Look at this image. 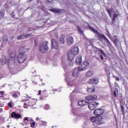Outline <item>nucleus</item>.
<instances>
[{"label":"nucleus","instance_id":"nucleus-62","mask_svg":"<svg viewBox=\"0 0 128 128\" xmlns=\"http://www.w3.org/2000/svg\"><path fill=\"white\" fill-rule=\"evenodd\" d=\"M16 66L18 67V65H16Z\"/></svg>","mask_w":128,"mask_h":128},{"label":"nucleus","instance_id":"nucleus-58","mask_svg":"<svg viewBox=\"0 0 128 128\" xmlns=\"http://www.w3.org/2000/svg\"><path fill=\"white\" fill-rule=\"evenodd\" d=\"M5 86H6V85H4V86H3V87L4 88Z\"/></svg>","mask_w":128,"mask_h":128},{"label":"nucleus","instance_id":"nucleus-19","mask_svg":"<svg viewBox=\"0 0 128 128\" xmlns=\"http://www.w3.org/2000/svg\"><path fill=\"white\" fill-rule=\"evenodd\" d=\"M76 64H82V58L81 56H78V58L76 59Z\"/></svg>","mask_w":128,"mask_h":128},{"label":"nucleus","instance_id":"nucleus-6","mask_svg":"<svg viewBox=\"0 0 128 128\" xmlns=\"http://www.w3.org/2000/svg\"><path fill=\"white\" fill-rule=\"evenodd\" d=\"M68 52H70L74 56H76L80 52V49L78 46H74L70 50H69Z\"/></svg>","mask_w":128,"mask_h":128},{"label":"nucleus","instance_id":"nucleus-27","mask_svg":"<svg viewBox=\"0 0 128 128\" xmlns=\"http://www.w3.org/2000/svg\"><path fill=\"white\" fill-rule=\"evenodd\" d=\"M60 42L62 44H64V35H62L60 38Z\"/></svg>","mask_w":128,"mask_h":128},{"label":"nucleus","instance_id":"nucleus-28","mask_svg":"<svg viewBox=\"0 0 128 128\" xmlns=\"http://www.w3.org/2000/svg\"><path fill=\"white\" fill-rule=\"evenodd\" d=\"M104 40H106L108 46L110 48V46H112V44L110 43V40H108V39L106 38H106H105Z\"/></svg>","mask_w":128,"mask_h":128},{"label":"nucleus","instance_id":"nucleus-40","mask_svg":"<svg viewBox=\"0 0 128 128\" xmlns=\"http://www.w3.org/2000/svg\"><path fill=\"white\" fill-rule=\"evenodd\" d=\"M4 11H1L0 12V16H2V18H4Z\"/></svg>","mask_w":128,"mask_h":128},{"label":"nucleus","instance_id":"nucleus-51","mask_svg":"<svg viewBox=\"0 0 128 128\" xmlns=\"http://www.w3.org/2000/svg\"><path fill=\"white\" fill-rule=\"evenodd\" d=\"M58 90L56 89H52L53 92H56Z\"/></svg>","mask_w":128,"mask_h":128},{"label":"nucleus","instance_id":"nucleus-35","mask_svg":"<svg viewBox=\"0 0 128 128\" xmlns=\"http://www.w3.org/2000/svg\"><path fill=\"white\" fill-rule=\"evenodd\" d=\"M118 38H115L114 40H113V43L116 46V44H118Z\"/></svg>","mask_w":128,"mask_h":128},{"label":"nucleus","instance_id":"nucleus-3","mask_svg":"<svg viewBox=\"0 0 128 128\" xmlns=\"http://www.w3.org/2000/svg\"><path fill=\"white\" fill-rule=\"evenodd\" d=\"M46 50H48V42L44 41L40 46V51L42 54H45Z\"/></svg>","mask_w":128,"mask_h":128},{"label":"nucleus","instance_id":"nucleus-31","mask_svg":"<svg viewBox=\"0 0 128 128\" xmlns=\"http://www.w3.org/2000/svg\"><path fill=\"white\" fill-rule=\"evenodd\" d=\"M34 104H36L34 102V100L30 101L28 102V106H34Z\"/></svg>","mask_w":128,"mask_h":128},{"label":"nucleus","instance_id":"nucleus-61","mask_svg":"<svg viewBox=\"0 0 128 128\" xmlns=\"http://www.w3.org/2000/svg\"><path fill=\"white\" fill-rule=\"evenodd\" d=\"M114 78H116V76H114Z\"/></svg>","mask_w":128,"mask_h":128},{"label":"nucleus","instance_id":"nucleus-32","mask_svg":"<svg viewBox=\"0 0 128 128\" xmlns=\"http://www.w3.org/2000/svg\"><path fill=\"white\" fill-rule=\"evenodd\" d=\"M31 73L32 74L33 76H36V70H34V69L32 70Z\"/></svg>","mask_w":128,"mask_h":128},{"label":"nucleus","instance_id":"nucleus-43","mask_svg":"<svg viewBox=\"0 0 128 128\" xmlns=\"http://www.w3.org/2000/svg\"><path fill=\"white\" fill-rule=\"evenodd\" d=\"M24 108H28V104H26V102L24 103Z\"/></svg>","mask_w":128,"mask_h":128},{"label":"nucleus","instance_id":"nucleus-53","mask_svg":"<svg viewBox=\"0 0 128 128\" xmlns=\"http://www.w3.org/2000/svg\"><path fill=\"white\" fill-rule=\"evenodd\" d=\"M2 112V108H0V112Z\"/></svg>","mask_w":128,"mask_h":128},{"label":"nucleus","instance_id":"nucleus-29","mask_svg":"<svg viewBox=\"0 0 128 128\" xmlns=\"http://www.w3.org/2000/svg\"><path fill=\"white\" fill-rule=\"evenodd\" d=\"M104 40H106L108 46L110 48V46H112V44L110 43V40H108V39L106 38H106H105Z\"/></svg>","mask_w":128,"mask_h":128},{"label":"nucleus","instance_id":"nucleus-44","mask_svg":"<svg viewBox=\"0 0 128 128\" xmlns=\"http://www.w3.org/2000/svg\"><path fill=\"white\" fill-rule=\"evenodd\" d=\"M12 96H14V98H16L18 97V94H12Z\"/></svg>","mask_w":128,"mask_h":128},{"label":"nucleus","instance_id":"nucleus-34","mask_svg":"<svg viewBox=\"0 0 128 128\" xmlns=\"http://www.w3.org/2000/svg\"><path fill=\"white\" fill-rule=\"evenodd\" d=\"M118 94V90L116 89L115 90H114V96H115V98H116V96H117L116 94Z\"/></svg>","mask_w":128,"mask_h":128},{"label":"nucleus","instance_id":"nucleus-42","mask_svg":"<svg viewBox=\"0 0 128 128\" xmlns=\"http://www.w3.org/2000/svg\"><path fill=\"white\" fill-rule=\"evenodd\" d=\"M50 108V106L48 104H46L45 106L44 109L45 110H48Z\"/></svg>","mask_w":128,"mask_h":128},{"label":"nucleus","instance_id":"nucleus-18","mask_svg":"<svg viewBox=\"0 0 128 128\" xmlns=\"http://www.w3.org/2000/svg\"><path fill=\"white\" fill-rule=\"evenodd\" d=\"M120 14H118V13H114L113 14V16H112V24H116V18H118Z\"/></svg>","mask_w":128,"mask_h":128},{"label":"nucleus","instance_id":"nucleus-57","mask_svg":"<svg viewBox=\"0 0 128 128\" xmlns=\"http://www.w3.org/2000/svg\"><path fill=\"white\" fill-rule=\"evenodd\" d=\"M12 66V65H10V66H9V68H10V66Z\"/></svg>","mask_w":128,"mask_h":128},{"label":"nucleus","instance_id":"nucleus-20","mask_svg":"<svg viewBox=\"0 0 128 128\" xmlns=\"http://www.w3.org/2000/svg\"><path fill=\"white\" fill-rule=\"evenodd\" d=\"M32 121V118L28 117H26L24 120V124H30V122Z\"/></svg>","mask_w":128,"mask_h":128},{"label":"nucleus","instance_id":"nucleus-25","mask_svg":"<svg viewBox=\"0 0 128 128\" xmlns=\"http://www.w3.org/2000/svg\"><path fill=\"white\" fill-rule=\"evenodd\" d=\"M94 74V71L92 70H90L86 73V76H92Z\"/></svg>","mask_w":128,"mask_h":128},{"label":"nucleus","instance_id":"nucleus-36","mask_svg":"<svg viewBox=\"0 0 128 128\" xmlns=\"http://www.w3.org/2000/svg\"><path fill=\"white\" fill-rule=\"evenodd\" d=\"M121 110L123 116H124V107L122 105H121Z\"/></svg>","mask_w":128,"mask_h":128},{"label":"nucleus","instance_id":"nucleus-45","mask_svg":"<svg viewBox=\"0 0 128 128\" xmlns=\"http://www.w3.org/2000/svg\"><path fill=\"white\" fill-rule=\"evenodd\" d=\"M116 80H117L118 82L120 80V78L116 77Z\"/></svg>","mask_w":128,"mask_h":128},{"label":"nucleus","instance_id":"nucleus-39","mask_svg":"<svg viewBox=\"0 0 128 128\" xmlns=\"http://www.w3.org/2000/svg\"><path fill=\"white\" fill-rule=\"evenodd\" d=\"M3 42L4 44L8 42V38H4L3 39Z\"/></svg>","mask_w":128,"mask_h":128},{"label":"nucleus","instance_id":"nucleus-8","mask_svg":"<svg viewBox=\"0 0 128 128\" xmlns=\"http://www.w3.org/2000/svg\"><path fill=\"white\" fill-rule=\"evenodd\" d=\"M6 64H16V56L10 57L8 62L6 61Z\"/></svg>","mask_w":128,"mask_h":128},{"label":"nucleus","instance_id":"nucleus-59","mask_svg":"<svg viewBox=\"0 0 128 128\" xmlns=\"http://www.w3.org/2000/svg\"><path fill=\"white\" fill-rule=\"evenodd\" d=\"M127 20H128V16L127 17Z\"/></svg>","mask_w":128,"mask_h":128},{"label":"nucleus","instance_id":"nucleus-4","mask_svg":"<svg viewBox=\"0 0 128 128\" xmlns=\"http://www.w3.org/2000/svg\"><path fill=\"white\" fill-rule=\"evenodd\" d=\"M26 60V55L24 52H20L18 56V61L19 64H24Z\"/></svg>","mask_w":128,"mask_h":128},{"label":"nucleus","instance_id":"nucleus-47","mask_svg":"<svg viewBox=\"0 0 128 128\" xmlns=\"http://www.w3.org/2000/svg\"><path fill=\"white\" fill-rule=\"evenodd\" d=\"M4 92H0V94L1 96H4Z\"/></svg>","mask_w":128,"mask_h":128},{"label":"nucleus","instance_id":"nucleus-37","mask_svg":"<svg viewBox=\"0 0 128 128\" xmlns=\"http://www.w3.org/2000/svg\"><path fill=\"white\" fill-rule=\"evenodd\" d=\"M90 30H92V32H95L96 34V32H98V30L94 29V28H92V27H90Z\"/></svg>","mask_w":128,"mask_h":128},{"label":"nucleus","instance_id":"nucleus-23","mask_svg":"<svg viewBox=\"0 0 128 128\" xmlns=\"http://www.w3.org/2000/svg\"><path fill=\"white\" fill-rule=\"evenodd\" d=\"M0 64H6V56H2V60H0Z\"/></svg>","mask_w":128,"mask_h":128},{"label":"nucleus","instance_id":"nucleus-38","mask_svg":"<svg viewBox=\"0 0 128 128\" xmlns=\"http://www.w3.org/2000/svg\"><path fill=\"white\" fill-rule=\"evenodd\" d=\"M8 106H9V108H12L13 106L12 102H9L8 104Z\"/></svg>","mask_w":128,"mask_h":128},{"label":"nucleus","instance_id":"nucleus-2","mask_svg":"<svg viewBox=\"0 0 128 128\" xmlns=\"http://www.w3.org/2000/svg\"><path fill=\"white\" fill-rule=\"evenodd\" d=\"M90 121L92 122L94 126H98L104 124V118L102 116L92 117L90 118Z\"/></svg>","mask_w":128,"mask_h":128},{"label":"nucleus","instance_id":"nucleus-1","mask_svg":"<svg viewBox=\"0 0 128 128\" xmlns=\"http://www.w3.org/2000/svg\"><path fill=\"white\" fill-rule=\"evenodd\" d=\"M90 68L88 64H81L78 67L75 68L71 70V73L72 74V76H68V78H66V82H72L74 79L72 78H78L80 75V72H82V70H88Z\"/></svg>","mask_w":128,"mask_h":128},{"label":"nucleus","instance_id":"nucleus-9","mask_svg":"<svg viewBox=\"0 0 128 128\" xmlns=\"http://www.w3.org/2000/svg\"><path fill=\"white\" fill-rule=\"evenodd\" d=\"M32 36V34H24L22 35H20L18 36L17 40H26V38H30Z\"/></svg>","mask_w":128,"mask_h":128},{"label":"nucleus","instance_id":"nucleus-64","mask_svg":"<svg viewBox=\"0 0 128 128\" xmlns=\"http://www.w3.org/2000/svg\"><path fill=\"white\" fill-rule=\"evenodd\" d=\"M52 128H54V126H52Z\"/></svg>","mask_w":128,"mask_h":128},{"label":"nucleus","instance_id":"nucleus-24","mask_svg":"<svg viewBox=\"0 0 128 128\" xmlns=\"http://www.w3.org/2000/svg\"><path fill=\"white\" fill-rule=\"evenodd\" d=\"M77 32L80 34L82 36L84 34V30H82V28L80 26H77Z\"/></svg>","mask_w":128,"mask_h":128},{"label":"nucleus","instance_id":"nucleus-41","mask_svg":"<svg viewBox=\"0 0 128 128\" xmlns=\"http://www.w3.org/2000/svg\"><path fill=\"white\" fill-rule=\"evenodd\" d=\"M42 126H48V122H46L42 121Z\"/></svg>","mask_w":128,"mask_h":128},{"label":"nucleus","instance_id":"nucleus-54","mask_svg":"<svg viewBox=\"0 0 128 128\" xmlns=\"http://www.w3.org/2000/svg\"><path fill=\"white\" fill-rule=\"evenodd\" d=\"M22 69H20V68H18V70H22Z\"/></svg>","mask_w":128,"mask_h":128},{"label":"nucleus","instance_id":"nucleus-16","mask_svg":"<svg viewBox=\"0 0 128 128\" xmlns=\"http://www.w3.org/2000/svg\"><path fill=\"white\" fill-rule=\"evenodd\" d=\"M11 116L12 118H22V115L16 112H12L11 114Z\"/></svg>","mask_w":128,"mask_h":128},{"label":"nucleus","instance_id":"nucleus-49","mask_svg":"<svg viewBox=\"0 0 128 128\" xmlns=\"http://www.w3.org/2000/svg\"><path fill=\"white\" fill-rule=\"evenodd\" d=\"M47 2H52V0H46Z\"/></svg>","mask_w":128,"mask_h":128},{"label":"nucleus","instance_id":"nucleus-11","mask_svg":"<svg viewBox=\"0 0 128 128\" xmlns=\"http://www.w3.org/2000/svg\"><path fill=\"white\" fill-rule=\"evenodd\" d=\"M67 60H68V62H74V55L72 53H70V52H68V54H67Z\"/></svg>","mask_w":128,"mask_h":128},{"label":"nucleus","instance_id":"nucleus-60","mask_svg":"<svg viewBox=\"0 0 128 128\" xmlns=\"http://www.w3.org/2000/svg\"><path fill=\"white\" fill-rule=\"evenodd\" d=\"M21 66V68H22L23 66Z\"/></svg>","mask_w":128,"mask_h":128},{"label":"nucleus","instance_id":"nucleus-30","mask_svg":"<svg viewBox=\"0 0 128 128\" xmlns=\"http://www.w3.org/2000/svg\"><path fill=\"white\" fill-rule=\"evenodd\" d=\"M50 11L52 12H60V10L58 8H52L50 9Z\"/></svg>","mask_w":128,"mask_h":128},{"label":"nucleus","instance_id":"nucleus-13","mask_svg":"<svg viewBox=\"0 0 128 128\" xmlns=\"http://www.w3.org/2000/svg\"><path fill=\"white\" fill-rule=\"evenodd\" d=\"M98 98V96L96 95L93 96H88L86 97V100H96Z\"/></svg>","mask_w":128,"mask_h":128},{"label":"nucleus","instance_id":"nucleus-33","mask_svg":"<svg viewBox=\"0 0 128 128\" xmlns=\"http://www.w3.org/2000/svg\"><path fill=\"white\" fill-rule=\"evenodd\" d=\"M31 128H34L36 126V122L34 121H32V122H30Z\"/></svg>","mask_w":128,"mask_h":128},{"label":"nucleus","instance_id":"nucleus-15","mask_svg":"<svg viewBox=\"0 0 128 128\" xmlns=\"http://www.w3.org/2000/svg\"><path fill=\"white\" fill-rule=\"evenodd\" d=\"M106 37V36L98 32V40H100V42H104V40H105V38Z\"/></svg>","mask_w":128,"mask_h":128},{"label":"nucleus","instance_id":"nucleus-52","mask_svg":"<svg viewBox=\"0 0 128 128\" xmlns=\"http://www.w3.org/2000/svg\"><path fill=\"white\" fill-rule=\"evenodd\" d=\"M110 76H108V82H110Z\"/></svg>","mask_w":128,"mask_h":128},{"label":"nucleus","instance_id":"nucleus-46","mask_svg":"<svg viewBox=\"0 0 128 128\" xmlns=\"http://www.w3.org/2000/svg\"><path fill=\"white\" fill-rule=\"evenodd\" d=\"M36 122H39V121H40V118H36Z\"/></svg>","mask_w":128,"mask_h":128},{"label":"nucleus","instance_id":"nucleus-63","mask_svg":"<svg viewBox=\"0 0 128 128\" xmlns=\"http://www.w3.org/2000/svg\"><path fill=\"white\" fill-rule=\"evenodd\" d=\"M41 80H42V79H41Z\"/></svg>","mask_w":128,"mask_h":128},{"label":"nucleus","instance_id":"nucleus-56","mask_svg":"<svg viewBox=\"0 0 128 128\" xmlns=\"http://www.w3.org/2000/svg\"><path fill=\"white\" fill-rule=\"evenodd\" d=\"M8 126V128H10V126Z\"/></svg>","mask_w":128,"mask_h":128},{"label":"nucleus","instance_id":"nucleus-55","mask_svg":"<svg viewBox=\"0 0 128 128\" xmlns=\"http://www.w3.org/2000/svg\"><path fill=\"white\" fill-rule=\"evenodd\" d=\"M56 38H58V36H56Z\"/></svg>","mask_w":128,"mask_h":128},{"label":"nucleus","instance_id":"nucleus-26","mask_svg":"<svg viewBox=\"0 0 128 128\" xmlns=\"http://www.w3.org/2000/svg\"><path fill=\"white\" fill-rule=\"evenodd\" d=\"M96 52H100V54H103V55L106 54V53L104 52V50H102V49L98 48H96Z\"/></svg>","mask_w":128,"mask_h":128},{"label":"nucleus","instance_id":"nucleus-50","mask_svg":"<svg viewBox=\"0 0 128 128\" xmlns=\"http://www.w3.org/2000/svg\"><path fill=\"white\" fill-rule=\"evenodd\" d=\"M38 92H39V94H38H38H40V93L42 92V90H40L38 91Z\"/></svg>","mask_w":128,"mask_h":128},{"label":"nucleus","instance_id":"nucleus-7","mask_svg":"<svg viewBox=\"0 0 128 128\" xmlns=\"http://www.w3.org/2000/svg\"><path fill=\"white\" fill-rule=\"evenodd\" d=\"M104 112V110L102 108H98L96 109L94 112V114L95 116H102Z\"/></svg>","mask_w":128,"mask_h":128},{"label":"nucleus","instance_id":"nucleus-21","mask_svg":"<svg viewBox=\"0 0 128 128\" xmlns=\"http://www.w3.org/2000/svg\"><path fill=\"white\" fill-rule=\"evenodd\" d=\"M94 90H96L94 86H92V87L88 88L86 91L87 92L90 94L92 92H94Z\"/></svg>","mask_w":128,"mask_h":128},{"label":"nucleus","instance_id":"nucleus-22","mask_svg":"<svg viewBox=\"0 0 128 128\" xmlns=\"http://www.w3.org/2000/svg\"><path fill=\"white\" fill-rule=\"evenodd\" d=\"M107 12H108L110 18H112V14H114V9L112 8L110 9L107 8Z\"/></svg>","mask_w":128,"mask_h":128},{"label":"nucleus","instance_id":"nucleus-17","mask_svg":"<svg viewBox=\"0 0 128 128\" xmlns=\"http://www.w3.org/2000/svg\"><path fill=\"white\" fill-rule=\"evenodd\" d=\"M89 82L90 84H98V80L96 78H90L89 80Z\"/></svg>","mask_w":128,"mask_h":128},{"label":"nucleus","instance_id":"nucleus-48","mask_svg":"<svg viewBox=\"0 0 128 128\" xmlns=\"http://www.w3.org/2000/svg\"><path fill=\"white\" fill-rule=\"evenodd\" d=\"M100 56L101 60H104V57L102 56V55H100Z\"/></svg>","mask_w":128,"mask_h":128},{"label":"nucleus","instance_id":"nucleus-10","mask_svg":"<svg viewBox=\"0 0 128 128\" xmlns=\"http://www.w3.org/2000/svg\"><path fill=\"white\" fill-rule=\"evenodd\" d=\"M74 42V38L72 36H68V38L66 39V44H68V46H72Z\"/></svg>","mask_w":128,"mask_h":128},{"label":"nucleus","instance_id":"nucleus-14","mask_svg":"<svg viewBox=\"0 0 128 128\" xmlns=\"http://www.w3.org/2000/svg\"><path fill=\"white\" fill-rule=\"evenodd\" d=\"M88 104V102L86 101V100H80L78 102V106H86Z\"/></svg>","mask_w":128,"mask_h":128},{"label":"nucleus","instance_id":"nucleus-5","mask_svg":"<svg viewBox=\"0 0 128 128\" xmlns=\"http://www.w3.org/2000/svg\"><path fill=\"white\" fill-rule=\"evenodd\" d=\"M88 108L90 109V110H94L96 108H98V106L100 104L98 102H96L94 101L90 102H88Z\"/></svg>","mask_w":128,"mask_h":128},{"label":"nucleus","instance_id":"nucleus-12","mask_svg":"<svg viewBox=\"0 0 128 128\" xmlns=\"http://www.w3.org/2000/svg\"><path fill=\"white\" fill-rule=\"evenodd\" d=\"M58 48V42L54 38L52 39V48L56 50Z\"/></svg>","mask_w":128,"mask_h":128}]
</instances>
